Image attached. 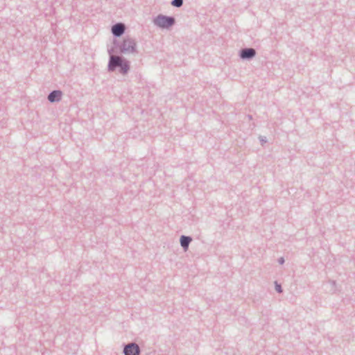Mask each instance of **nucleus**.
Wrapping results in <instances>:
<instances>
[{"mask_svg":"<svg viewBox=\"0 0 355 355\" xmlns=\"http://www.w3.org/2000/svg\"><path fill=\"white\" fill-rule=\"evenodd\" d=\"M259 140H260V142H261V145H263V144L267 142V139H266V137L259 136Z\"/></svg>","mask_w":355,"mask_h":355,"instance_id":"12","label":"nucleus"},{"mask_svg":"<svg viewBox=\"0 0 355 355\" xmlns=\"http://www.w3.org/2000/svg\"><path fill=\"white\" fill-rule=\"evenodd\" d=\"M172 5L176 7H180L182 5V0H173Z\"/></svg>","mask_w":355,"mask_h":355,"instance_id":"11","label":"nucleus"},{"mask_svg":"<svg viewBox=\"0 0 355 355\" xmlns=\"http://www.w3.org/2000/svg\"><path fill=\"white\" fill-rule=\"evenodd\" d=\"M62 96V92L59 89L51 92L48 95V101L50 103H57L61 101Z\"/></svg>","mask_w":355,"mask_h":355,"instance_id":"6","label":"nucleus"},{"mask_svg":"<svg viewBox=\"0 0 355 355\" xmlns=\"http://www.w3.org/2000/svg\"><path fill=\"white\" fill-rule=\"evenodd\" d=\"M192 241V238L189 236L182 235L180 239V243L181 247L184 251H187L189 248L190 243Z\"/></svg>","mask_w":355,"mask_h":355,"instance_id":"7","label":"nucleus"},{"mask_svg":"<svg viewBox=\"0 0 355 355\" xmlns=\"http://www.w3.org/2000/svg\"><path fill=\"white\" fill-rule=\"evenodd\" d=\"M275 290L278 293H282L283 292L281 284H279L277 282H275Z\"/></svg>","mask_w":355,"mask_h":355,"instance_id":"10","label":"nucleus"},{"mask_svg":"<svg viewBox=\"0 0 355 355\" xmlns=\"http://www.w3.org/2000/svg\"><path fill=\"white\" fill-rule=\"evenodd\" d=\"M160 29L169 30L174 24H155Z\"/></svg>","mask_w":355,"mask_h":355,"instance_id":"8","label":"nucleus"},{"mask_svg":"<svg viewBox=\"0 0 355 355\" xmlns=\"http://www.w3.org/2000/svg\"><path fill=\"white\" fill-rule=\"evenodd\" d=\"M284 261H284V257H280L278 259V263L281 265L283 264L284 263Z\"/></svg>","mask_w":355,"mask_h":355,"instance_id":"13","label":"nucleus"},{"mask_svg":"<svg viewBox=\"0 0 355 355\" xmlns=\"http://www.w3.org/2000/svg\"><path fill=\"white\" fill-rule=\"evenodd\" d=\"M107 51L110 55L107 70L109 71H114L116 68H119V71L120 73L123 75L127 74L130 69L129 61L122 56L114 55L113 53L116 52L114 50V48L108 49Z\"/></svg>","mask_w":355,"mask_h":355,"instance_id":"1","label":"nucleus"},{"mask_svg":"<svg viewBox=\"0 0 355 355\" xmlns=\"http://www.w3.org/2000/svg\"><path fill=\"white\" fill-rule=\"evenodd\" d=\"M114 50L119 49L120 53H137V43L135 40L131 37L124 38L123 42L120 43L116 39L113 40Z\"/></svg>","mask_w":355,"mask_h":355,"instance_id":"2","label":"nucleus"},{"mask_svg":"<svg viewBox=\"0 0 355 355\" xmlns=\"http://www.w3.org/2000/svg\"><path fill=\"white\" fill-rule=\"evenodd\" d=\"M257 51L253 48H243L239 51V56L242 60H250L255 57Z\"/></svg>","mask_w":355,"mask_h":355,"instance_id":"4","label":"nucleus"},{"mask_svg":"<svg viewBox=\"0 0 355 355\" xmlns=\"http://www.w3.org/2000/svg\"><path fill=\"white\" fill-rule=\"evenodd\" d=\"M125 29V24H114L111 31L114 37H120L124 34Z\"/></svg>","mask_w":355,"mask_h":355,"instance_id":"5","label":"nucleus"},{"mask_svg":"<svg viewBox=\"0 0 355 355\" xmlns=\"http://www.w3.org/2000/svg\"><path fill=\"white\" fill-rule=\"evenodd\" d=\"M247 118L249 119V120H252V116L250 115V114H248L247 116Z\"/></svg>","mask_w":355,"mask_h":355,"instance_id":"14","label":"nucleus"},{"mask_svg":"<svg viewBox=\"0 0 355 355\" xmlns=\"http://www.w3.org/2000/svg\"><path fill=\"white\" fill-rule=\"evenodd\" d=\"M123 352L124 355H140L141 349L135 343H130L124 345Z\"/></svg>","mask_w":355,"mask_h":355,"instance_id":"3","label":"nucleus"},{"mask_svg":"<svg viewBox=\"0 0 355 355\" xmlns=\"http://www.w3.org/2000/svg\"><path fill=\"white\" fill-rule=\"evenodd\" d=\"M157 22H173V19L171 18L159 17Z\"/></svg>","mask_w":355,"mask_h":355,"instance_id":"9","label":"nucleus"}]
</instances>
